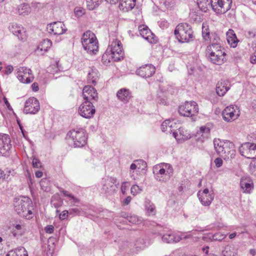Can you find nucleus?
<instances>
[{
	"label": "nucleus",
	"instance_id": "nucleus-15",
	"mask_svg": "<svg viewBox=\"0 0 256 256\" xmlns=\"http://www.w3.org/2000/svg\"><path fill=\"white\" fill-rule=\"evenodd\" d=\"M95 112V108L90 100H84L81 108V116L86 118H90Z\"/></svg>",
	"mask_w": 256,
	"mask_h": 256
},
{
	"label": "nucleus",
	"instance_id": "nucleus-63",
	"mask_svg": "<svg viewBox=\"0 0 256 256\" xmlns=\"http://www.w3.org/2000/svg\"><path fill=\"white\" fill-rule=\"evenodd\" d=\"M209 194V190L208 188H206L205 189H204V190H203V192L200 193V196H207V195H208Z\"/></svg>",
	"mask_w": 256,
	"mask_h": 256
},
{
	"label": "nucleus",
	"instance_id": "nucleus-24",
	"mask_svg": "<svg viewBox=\"0 0 256 256\" xmlns=\"http://www.w3.org/2000/svg\"><path fill=\"white\" fill-rule=\"evenodd\" d=\"M226 54L224 52L208 54L210 61L214 64H221L224 62Z\"/></svg>",
	"mask_w": 256,
	"mask_h": 256
},
{
	"label": "nucleus",
	"instance_id": "nucleus-44",
	"mask_svg": "<svg viewBox=\"0 0 256 256\" xmlns=\"http://www.w3.org/2000/svg\"><path fill=\"white\" fill-rule=\"evenodd\" d=\"M40 185L42 190L45 192L50 190V182L46 178H43L40 182Z\"/></svg>",
	"mask_w": 256,
	"mask_h": 256
},
{
	"label": "nucleus",
	"instance_id": "nucleus-21",
	"mask_svg": "<svg viewBox=\"0 0 256 256\" xmlns=\"http://www.w3.org/2000/svg\"><path fill=\"white\" fill-rule=\"evenodd\" d=\"M230 83L226 80H220L216 86V92L219 96H224L230 89Z\"/></svg>",
	"mask_w": 256,
	"mask_h": 256
},
{
	"label": "nucleus",
	"instance_id": "nucleus-9",
	"mask_svg": "<svg viewBox=\"0 0 256 256\" xmlns=\"http://www.w3.org/2000/svg\"><path fill=\"white\" fill-rule=\"evenodd\" d=\"M107 49H109L111 56L113 58L114 61H119L123 58L124 52L122 50V44L120 40H116L112 42Z\"/></svg>",
	"mask_w": 256,
	"mask_h": 256
},
{
	"label": "nucleus",
	"instance_id": "nucleus-30",
	"mask_svg": "<svg viewBox=\"0 0 256 256\" xmlns=\"http://www.w3.org/2000/svg\"><path fill=\"white\" fill-rule=\"evenodd\" d=\"M6 256H28V254L24 248L20 246L8 252Z\"/></svg>",
	"mask_w": 256,
	"mask_h": 256
},
{
	"label": "nucleus",
	"instance_id": "nucleus-10",
	"mask_svg": "<svg viewBox=\"0 0 256 256\" xmlns=\"http://www.w3.org/2000/svg\"><path fill=\"white\" fill-rule=\"evenodd\" d=\"M16 76L22 83L29 84L33 80L34 76L30 68L22 66L18 68Z\"/></svg>",
	"mask_w": 256,
	"mask_h": 256
},
{
	"label": "nucleus",
	"instance_id": "nucleus-41",
	"mask_svg": "<svg viewBox=\"0 0 256 256\" xmlns=\"http://www.w3.org/2000/svg\"><path fill=\"white\" fill-rule=\"evenodd\" d=\"M101 0H86V6L90 10L97 8Z\"/></svg>",
	"mask_w": 256,
	"mask_h": 256
},
{
	"label": "nucleus",
	"instance_id": "nucleus-18",
	"mask_svg": "<svg viewBox=\"0 0 256 256\" xmlns=\"http://www.w3.org/2000/svg\"><path fill=\"white\" fill-rule=\"evenodd\" d=\"M156 71L155 67L152 64H146L140 67L136 71L138 75L144 78L152 76Z\"/></svg>",
	"mask_w": 256,
	"mask_h": 256
},
{
	"label": "nucleus",
	"instance_id": "nucleus-20",
	"mask_svg": "<svg viewBox=\"0 0 256 256\" xmlns=\"http://www.w3.org/2000/svg\"><path fill=\"white\" fill-rule=\"evenodd\" d=\"M140 34L141 36L150 43H154V35L152 33L148 28L146 25H140L138 26Z\"/></svg>",
	"mask_w": 256,
	"mask_h": 256
},
{
	"label": "nucleus",
	"instance_id": "nucleus-49",
	"mask_svg": "<svg viewBox=\"0 0 256 256\" xmlns=\"http://www.w3.org/2000/svg\"><path fill=\"white\" fill-rule=\"evenodd\" d=\"M126 218L128 222L132 224H138L139 222H140V220H139L138 216L135 215L127 216Z\"/></svg>",
	"mask_w": 256,
	"mask_h": 256
},
{
	"label": "nucleus",
	"instance_id": "nucleus-22",
	"mask_svg": "<svg viewBox=\"0 0 256 256\" xmlns=\"http://www.w3.org/2000/svg\"><path fill=\"white\" fill-rule=\"evenodd\" d=\"M82 96L84 100H91L96 99L97 97V93L93 87L87 86L83 88Z\"/></svg>",
	"mask_w": 256,
	"mask_h": 256
},
{
	"label": "nucleus",
	"instance_id": "nucleus-6",
	"mask_svg": "<svg viewBox=\"0 0 256 256\" xmlns=\"http://www.w3.org/2000/svg\"><path fill=\"white\" fill-rule=\"evenodd\" d=\"M210 4L212 10L216 13L222 14L230 9L232 0H211Z\"/></svg>",
	"mask_w": 256,
	"mask_h": 256
},
{
	"label": "nucleus",
	"instance_id": "nucleus-51",
	"mask_svg": "<svg viewBox=\"0 0 256 256\" xmlns=\"http://www.w3.org/2000/svg\"><path fill=\"white\" fill-rule=\"evenodd\" d=\"M32 164L34 168H40L42 166L40 160L36 158H33Z\"/></svg>",
	"mask_w": 256,
	"mask_h": 256
},
{
	"label": "nucleus",
	"instance_id": "nucleus-43",
	"mask_svg": "<svg viewBox=\"0 0 256 256\" xmlns=\"http://www.w3.org/2000/svg\"><path fill=\"white\" fill-rule=\"evenodd\" d=\"M64 195L68 198V201L71 205H74L76 203L78 202V200L74 198L72 194L68 191H63Z\"/></svg>",
	"mask_w": 256,
	"mask_h": 256
},
{
	"label": "nucleus",
	"instance_id": "nucleus-62",
	"mask_svg": "<svg viewBox=\"0 0 256 256\" xmlns=\"http://www.w3.org/2000/svg\"><path fill=\"white\" fill-rule=\"evenodd\" d=\"M32 88L33 91L37 92L38 90V84L36 82H34L32 85Z\"/></svg>",
	"mask_w": 256,
	"mask_h": 256
},
{
	"label": "nucleus",
	"instance_id": "nucleus-5",
	"mask_svg": "<svg viewBox=\"0 0 256 256\" xmlns=\"http://www.w3.org/2000/svg\"><path fill=\"white\" fill-rule=\"evenodd\" d=\"M179 114L184 116H192L198 112V104L194 101L186 102L178 108Z\"/></svg>",
	"mask_w": 256,
	"mask_h": 256
},
{
	"label": "nucleus",
	"instance_id": "nucleus-26",
	"mask_svg": "<svg viewBox=\"0 0 256 256\" xmlns=\"http://www.w3.org/2000/svg\"><path fill=\"white\" fill-rule=\"evenodd\" d=\"M136 0H120L119 7L124 11L132 10L136 5Z\"/></svg>",
	"mask_w": 256,
	"mask_h": 256
},
{
	"label": "nucleus",
	"instance_id": "nucleus-7",
	"mask_svg": "<svg viewBox=\"0 0 256 256\" xmlns=\"http://www.w3.org/2000/svg\"><path fill=\"white\" fill-rule=\"evenodd\" d=\"M12 146L10 136L8 134L0 133V155L4 156H9Z\"/></svg>",
	"mask_w": 256,
	"mask_h": 256
},
{
	"label": "nucleus",
	"instance_id": "nucleus-14",
	"mask_svg": "<svg viewBox=\"0 0 256 256\" xmlns=\"http://www.w3.org/2000/svg\"><path fill=\"white\" fill-rule=\"evenodd\" d=\"M102 190L106 193L112 194L115 191L114 186L118 187L120 182L116 178L109 177L102 180Z\"/></svg>",
	"mask_w": 256,
	"mask_h": 256
},
{
	"label": "nucleus",
	"instance_id": "nucleus-2",
	"mask_svg": "<svg viewBox=\"0 0 256 256\" xmlns=\"http://www.w3.org/2000/svg\"><path fill=\"white\" fill-rule=\"evenodd\" d=\"M81 43L84 50L90 54H94L98 50V41L95 34L90 30H87L81 38Z\"/></svg>",
	"mask_w": 256,
	"mask_h": 256
},
{
	"label": "nucleus",
	"instance_id": "nucleus-32",
	"mask_svg": "<svg viewBox=\"0 0 256 256\" xmlns=\"http://www.w3.org/2000/svg\"><path fill=\"white\" fill-rule=\"evenodd\" d=\"M206 54H210L214 53H220V52H224L220 44H210L206 48Z\"/></svg>",
	"mask_w": 256,
	"mask_h": 256
},
{
	"label": "nucleus",
	"instance_id": "nucleus-12",
	"mask_svg": "<svg viewBox=\"0 0 256 256\" xmlns=\"http://www.w3.org/2000/svg\"><path fill=\"white\" fill-rule=\"evenodd\" d=\"M40 109L38 100L34 97L29 98L25 102L24 112L28 114H36Z\"/></svg>",
	"mask_w": 256,
	"mask_h": 256
},
{
	"label": "nucleus",
	"instance_id": "nucleus-36",
	"mask_svg": "<svg viewBox=\"0 0 256 256\" xmlns=\"http://www.w3.org/2000/svg\"><path fill=\"white\" fill-rule=\"evenodd\" d=\"M224 156H222L224 159L228 158H229L230 157L231 158H234L235 156V150L234 144L232 143V148L229 146H224Z\"/></svg>",
	"mask_w": 256,
	"mask_h": 256
},
{
	"label": "nucleus",
	"instance_id": "nucleus-64",
	"mask_svg": "<svg viewBox=\"0 0 256 256\" xmlns=\"http://www.w3.org/2000/svg\"><path fill=\"white\" fill-rule=\"evenodd\" d=\"M250 62L252 64H256V54L255 53L254 56H251Z\"/></svg>",
	"mask_w": 256,
	"mask_h": 256
},
{
	"label": "nucleus",
	"instance_id": "nucleus-23",
	"mask_svg": "<svg viewBox=\"0 0 256 256\" xmlns=\"http://www.w3.org/2000/svg\"><path fill=\"white\" fill-rule=\"evenodd\" d=\"M240 188L244 192L250 193L253 189V182L248 178H242L240 182Z\"/></svg>",
	"mask_w": 256,
	"mask_h": 256
},
{
	"label": "nucleus",
	"instance_id": "nucleus-58",
	"mask_svg": "<svg viewBox=\"0 0 256 256\" xmlns=\"http://www.w3.org/2000/svg\"><path fill=\"white\" fill-rule=\"evenodd\" d=\"M174 3V0H164L163 2L166 8L172 6Z\"/></svg>",
	"mask_w": 256,
	"mask_h": 256
},
{
	"label": "nucleus",
	"instance_id": "nucleus-53",
	"mask_svg": "<svg viewBox=\"0 0 256 256\" xmlns=\"http://www.w3.org/2000/svg\"><path fill=\"white\" fill-rule=\"evenodd\" d=\"M82 132V134H83L84 138L82 139L83 143L81 142V147L83 146H84L85 144H86L87 139L88 138V135L86 133V132L85 130H81V132Z\"/></svg>",
	"mask_w": 256,
	"mask_h": 256
},
{
	"label": "nucleus",
	"instance_id": "nucleus-54",
	"mask_svg": "<svg viewBox=\"0 0 256 256\" xmlns=\"http://www.w3.org/2000/svg\"><path fill=\"white\" fill-rule=\"evenodd\" d=\"M158 103L162 105H167L168 102L166 101V98L165 96L162 98L160 96H159L158 98Z\"/></svg>",
	"mask_w": 256,
	"mask_h": 256
},
{
	"label": "nucleus",
	"instance_id": "nucleus-29",
	"mask_svg": "<svg viewBox=\"0 0 256 256\" xmlns=\"http://www.w3.org/2000/svg\"><path fill=\"white\" fill-rule=\"evenodd\" d=\"M198 196L200 201L202 204L203 206H208L210 204L214 198V194L213 193H210L207 195V196H200V192H199L198 193Z\"/></svg>",
	"mask_w": 256,
	"mask_h": 256
},
{
	"label": "nucleus",
	"instance_id": "nucleus-60",
	"mask_svg": "<svg viewBox=\"0 0 256 256\" xmlns=\"http://www.w3.org/2000/svg\"><path fill=\"white\" fill-rule=\"evenodd\" d=\"M13 70V67L12 66H8L6 68L4 74H9L12 72Z\"/></svg>",
	"mask_w": 256,
	"mask_h": 256
},
{
	"label": "nucleus",
	"instance_id": "nucleus-40",
	"mask_svg": "<svg viewBox=\"0 0 256 256\" xmlns=\"http://www.w3.org/2000/svg\"><path fill=\"white\" fill-rule=\"evenodd\" d=\"M112 60H114L111 56V54L109 52V49H107L106 52L104 54L102 58V61L104 65H108Z\"/></svg>",
	"mask_w": 256,
	"mask_h": 256
},
{
	"label": "nucleus",
	"instance_id": "nucleus-19",
	"mask_svg": "<svg viewBox=\"0 0 256 256\" xmlns=\"http://www.w3.org/2000/svg\"><path fill=\"white\" fill-rule=\"evenodd\" d=\"M66 138L70 145L74 148H78L80 146V134L79 130L70 131L66 136Z\"/></svg>",
	"mask_w": 256,
	"mask_h": 256
},
{
	"label": "nucleus",
	"instance_id": "nucleus-8",
	"mask_svg": "<svg viewBox=\"0 0 256 256\" xmlns=\"http://www.w3.org/2000/svg\"><path fill=\"white\" fill-rule=\"evenodd\" d=\"M240 154L247 158H256V144L244 142L239 148Z\"/></svg>",
	"mask_w": 256,
	"mask_h": 256
},
{
	"label": "nucleus",
	"instance_id": "nucleus-50",
	"mask_svg": "<svg viewBox=\"0 0 256 256\" xmlns=\"http://www.w3.org/2000/svg\"><path fill=\"white\" fill-rule=\"evenodd\" d=\"M210 132V129L206 126H202L200 129V133L202 134H205L206 136H208Z\"/></svg>",
	"mask_w": 256,
	"mask_h": 256
},
{
	"label": "nucleus",
	"instance_id": "nucleus-52",
	"mask_svg": "<svg viewBox=\"0 0 256 256\" xmlns=\"http://www.w3.org/2000/svg\"><path fill=\"white\" fill-rule=\"evenodd\" d=\"M86 211H83L84 212V214L86 216H92V217H94V216H96V212H94V210H92L91 208H89L88 210V212L87 210H86Z\"/></svg>",
	"mask_w": 256,
	"mask_h": 256
},
{
	"label": "nucleus",
	"instance_id": "nucleus-31",
	"mask_svg": "<svg viewBox=\"0 0 256 256\" xmlns=\"http://www.w3.org/2000/svg\"><path fill=\"white\" fill-rule=\"evenodd\" d=\"M24 232L25 228L24 226L20 224H16L14 226L12 233L14 237L18 238L22 236Z\"/></svg>",
	"mask_w": 256,
	"mask_h": 256
},
{
	"label": "nucleus",
	"instance_id": "nucleus-33",
	"mask_svg": "<svg viewBox=\"0 0 256 256\" xmlns=\"http://www.w3.org/2000/svg\"><path fill=\"white\" fill-rule=\"evenodd\" d=\"M63 204V200H62L58 194L54 195L51 200V204L56 208V212L58 214L60 212V210H58V208L60 207Z\"/></svg>",
	"mask_w": 256,
	"mask_h": 256
},
{
	"label": "nucleus",
	"instance_id": "nucleus-59",
	"mask_svg": "<svg viewBox=\"0 0 256 256\" xmlns=\"http://www.w3.org/2000/svg\"><path fill=\"white\" fill-rule=\"evenodd\" d=\"M44 230L46 233L52 234L54 231V227L52 225L48 226L44 228Z\"/></svg>",
	"mask_w": 256,
	"mask_h": 256
},
{
	"label": "nucleus",
	"instance_id": "nucleus-48",
	"mask_svg": "<svg viewBox=\"0 0 256 256\" xmlns=\"http://www.w3.org/2000/svg\"><path fill=\"white\" fill-rule=\"evenodd\" d=\"M142 191V188L138 185H133L130 188V192L133 196L136 195Z\"/></svg>",
	"mask_w": 256,
	"mask_h": 256
},
{
	"label": "nucleus",
	"instance_id": "nucleus-27",
	"mask_svg": "<svg viewBox=\"0 0 256 256\" xmlns=\"http://www.w3.org/2000/svg\"><path fill=\"white\" fill-rule=\"evenodd\" d=\"M162 240L166 243H170L178 242L181 240V238L178 236H176L172 232L168 231L167 233L163 234Z\"/></svg>",
	"mask_w": 256,
	"mask_h": 256
},
{
	"label": "nucleus",
	"instance_id": "nucleus-47",
	"mask_svg": "<svg viewBox=\"0 0 256 256\" xmlns=\"http://www.w3.org/2000/svg\"><path fill=\"white\" fill-rule=\"evenodd\" d=\"M210 42V44H220V38L216 34H212L209 40Z\"/></svg>",
	"mask_w": 256,
	"mask_h": 256
},
{
	"label": "nucleus",
	"instance_id": "nucleus-35",
	"mask_svg": "<svg viewBox=\"0 0 256 256\" xmlns=\"http://www.w3.org/2000/svg\"><path fill=\"white\" fill-rule=\"evenodd\" d=\"M31 11L30 6L27 4H20L17 8V12L20 15H28Z\"/></svg>",
	"mask_w": 256,
	"mask_h": 256
},
{
	"label": "nucleus",
	"instance_id": "nucleus-56",
	"mask_svg": "<svg viewBox=\"0 0 256 256\" xmlns=\"http://www.w3.org/2000/svg\"><path fill=\"white\" fill-rule=\"evenodd\" d=\"M128 182H123L121 186V190L122 194H125L126 192L128 189Z\"/></svg>",
	"mask_w": 256,
	"mask_h": 256
},
{
	"label": "nucleus",
	"instance_id": "nucleus-37",
	"mask_svg": "<svg viewBox=\"0 0 256 256\" xmlns=\"http://www.w3.org/2000/svg\"><path fill=\"white\" fill-rule=\"evenodd\" d=\"M145 208L146 212L149 216H154L156 214V206L150 200H146Z\"/></svg>",
	"mask_w": 256,
	"mask_h": 256
},
{
	"label": "nucleus",
	"instance_id": "nucleus-4",
	"mask_svg": "<svg viewBox=\"0 0 256 256\" xmlns=\"http://www.w3.org/2000/svg\"><path fill=\"white\" fill-rule=\"evenodd\" d=\"M153 173L157 180L165 182L172 176L173 168L168 164H161L154 167Z\"/></svg>",
	"mask_w": 256,
	"mask_h": 256
},
{
	"label": "nucleus",
	"instance_id": "nucleus-42",
	"mask_svg": "<svg viewBox=\"0 0 256 256\" xmlns=\"http://www.w3.org/2000/svg\"><path fill=\"white\" fill-rule=\"evenodd\" d=\"M176 124L174 121H170V120H166L163 122L162 124V132H165L168 130V128H170V130L168 132H170L172 130H171V128L172 127V124Z\"/></svg>",
	"mask_w": 256,
	"mask_h": 256
},
{
	"label": "nucleus",
	"instance_id": "nucleus-16",
	"mask_svg": "<svg viewBox=\"0 0 256 256\" xmlns=\"http://www.w3.org/2000/svg\"><path fill=\"white\" fill-rule=\"evenodd\" d=\"M67 29L63 22H54L48 25L47 30L49 33L54 34H62L65 32Z\"/></svg>",
	"mask_w": 256,
	"mask_h": 256
},
{
	"label": "nucleus",
	"instance_id": "nucleus-57",
	"mask_svg": "<svg viewBox=\"0 0 256 256\" xmlns=\"http://www.w3.org/2000/svg\"><path fill=\"white\" fill-rule=\"evenodd\" d=\"M214 162L217 168H220L223 164V160L221 158H218L214 160Z\"/></svg>",
	"mask_w": 256,
	"mask_h": 256
},
{
	"label": "nucleus",
	"instance_id": "nucleus-3",
	"mask_svg": "<svg viewBox=\"0 0 256 256\" xmlns=\"http://www.w3.org/2000/svg\"><path fill=\"white\" fill-rule=\"evenodd\" d=\"M174 34L180 42H189L193 37L192 27L187 23L178 24L176 28Z\"/></svg>",
	"mask_w": 256,
	"mask_h": 256
},
{
	"label": "nucleus",
	"instance_id": "nucleus-25",
	"mask_svg": "<svg viewBox=\"0 0 256 256\" xmlns=\"http://www.w3.org/2000/svg\"><path fill=\"white\" fill-rule=\"evenodd\" d=\"M9 30L14 34L18 36L19 39H24L22 37L24 28L22 26L16 23H12L9 26Z\"/></svg>",
	"mask_w": 256,
	"mask_h": 256
},
{
	"label": "nucleus",
	"instance_id": "nucleus-46",
	"mask_svg": "<svg viewBox=\"0 0 256 256\" xmlns=\"http://www.w3.org/2000/svg\"><path fill=\"white\" fill-rule=\"evenodd\" d=\"M226 238V235L220 234V233H216L212 235V236H210V238L212 240H218L222 241Z\"/></svg>",
	"mask_w": 256,
	"mask_h": 256
},
{
	"label": "nucleus",
	"instance_id": "nucleus-28",
	"mask_svg": "<svg viewBox=\"0 0 256 256\" xmlns=\"http://www.w3.org/2000/svg\"><path fill=\"white\" fill-rule=\"evenodd\" d=\"M118 98L124 103L128 102L130 96L128 90L126 89H120L116 94Z\"/></svg>",
	"mask_w": 256,
	"mask_h": 256
},
{
	"label": "nucleus",
	"instance_id": "nucleus-11",
	"mask_svg": "<svg viewBox=\"0 0 256 256\" xmlns=\"http://www.w3.org/2000/svg\"><path fill=\"white\" fill-rule=\"evenodd\" d=\"M84 72L87 74L88 82L95 84L99 78L98 70L94 66H91L89 62H87L86 64H84Z\"/></svg>",
	"mask_w": 256,
	"mask_h": 256
},
{
	"label": "nucleus",
	"instance_id": "nucleus-38",
	"mask_svg": "<svg viewBox=\"0 0 256 256\" xmlns=\"http://www.w3.org/2000/svg\"><path fill=\"white\" fill-rule=\"evenodd\" d=\"M140 162H142V165L144 166H146V162L142 161V160H136V161L135 163H133L130 165V174L132 178H133V179H134V170H136L137 168L138 170L140 169V166H138L140 164Z\"/></svg>",
	"mask_w": 256,
	"mask_h": 256
},
{
	"label": "nucleus",
	"instance_id": "nucleus-17",
	"mask_svg": "<svg viewBox=\"0 0 256 256\" xmlns=\"http://www.w3.org/2000/svg\"><path fill=\"white\" fill-rule=\"evenodd\" d=\"M214 149L218 154L220 156H224V146H229L232 148V142L229 140H221L218 138H214Z\"/></svg>",
	"mask_w": 256,
	"mask_h": 256
},
{
	"label": "nucleus",
	"instance_id": "nucleus-34",
	"mask_svg": "<svg viewBox=\"0 0 256 256\" xmlns=\"http://www.w3.org/2000/svg\"><path fill=\"white\" fill-rule=\"evenodd\" d=\"M233 30H230L226 34L227 41L231 47L235 48L237 45L238 38Z\"/></svg>",
	"mask_w": 256,
	"mask_h": 256
},
{
	"label": "nucleus",
	"instance_id": "nucleus-13",
	"mask_svg": "<svg viewBox=\"0 0 256 256\" xmlns=\"http://www.w3.org/2000/svg\"><path fill=\"white\" fill-rule=\"evenodd\" d=\"M237 106H230L226 107L222 111V118L225 121L230 122L236 119L239 116V111L236 110Z\"/></svg>",
	"mask_w": 256,
	"mask_h": 256
},
{
	"label": "nucleus",
	"instance_id": "nucleus-55",
	"mask_svg": "<svg viewBox=\"0 0 256 256\" xmlns=\"http://www.w3.org/2000/svg\"><path fill=\"white\" fill-rule=\"evenodd\" d=\"M68 210H64L62 213L60 214L59 212L58 214H59V218L60 220H64L67 218L68 216Z\"/></svg>",
	"mask_w": 256,
	"mask_h": 256
},
{
	"label": "nucleus",
	"instance_id": "nucleus-1",
	"mask_svg": "<svg viewBox=\"0 0 256 256\" xmlns=\"http://www.w3.org/2000/svg\"><path fill=\"white\" fill-rule=\"evenodd\" d=\"M14 206L15 211L20 216L27 220H30L34 217L32 202L28 197L14 198Z\"/></svg>",
	"mask_w": 256,
	"mask_h": 256
},
{
	"label": "nucleus",
	"instance_id": "nucleus-45",
	"mask_svg": "<svg viewBox=\"0 0 256 256\" xmlns=\"http://www.w3.org/2000/svg\"><path fill=\"white\" fill-rule=\"evenodd\" d=\"M202 35L205 40H208L210 38L211 35L210 34L208 26H202Z\"/></svg>",
	"mask_w": 256,
	"mask_h": 256
},
{
	"label": "nucleus",
	"instance_id": "nucleus-39",
	"mask_svg": "<svg viewBox=\"0 0 256 256\" xmlns=\"http://www.w3.org/2000/svg\"><path fill=\"white\" fill-rule=\"evenodd\" d=\"M52 45V42L50 40L45 39L39 44L38 48L42 51H47Z\"/></svg>",
	"mask_w": 256,
	"mask_h": 256
},
{
	"label": "nucleus",
	"instance_id": "nucleus-61",
	"mask_svg": "<svg viewBox=\"0 0 256 256\" xmlns=\"http://www.w3.org/2000/svg\"><path fill=\"white\" fill-rule=\"evenodd\" d=\"M132 200V197L130 196H127L125 199L122 201L123 205L126 206L128 205L130 201Z\"/></svg>",
	"mask_w": 256,
	"mask_h": 256
}]
</instances>
